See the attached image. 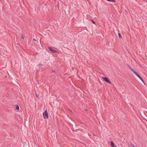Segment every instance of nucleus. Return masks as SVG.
Masks as SVG:
<instances>
[{"label": "nucleus", "instance_id": "obj_15", "mask_svg": "<svg viewBox=\"0 0 147 147\" xmlns=\"http://www.w3.org/2000/svg\"><path fill=\"white\" fill-rule=\"evenodd\" d=\"M107 1H111V0H107Z\"/></svg>", "mask_w": 147, "mask_h": 147}, {"label": "nucleus", "instance_id": "obj_11", "mask_svg": "<svg viewBox=\"0 0 147 147\" xmlns=\"http://www.w3.org/2000/svg\"><path fill=\"white\" fill-rule=\"evenodd\" d=\"M131 147H136V146H135V145L134 144H131Z\"/></svg>", "mask_w": 147, "mask_h": 147}, {"label": "nucleus", "instance_id": "obj_9", "mask_svg": "<svg viewBox=\"0 0 147 147\" xmlns=\"http://www.w3.org/2000/svg\"><path fill=\"white\" fill-rule=\"evenodd\" d=\"M91 21L92 22V23L93 24H95V23H96L93 20H92V19H91Z\"/></svg>", "mask_w": 147, "mask_h": 147}, {"label": "nucleus", "instance_id": "obj_14", "mask_svg": "<svg viewBox=\"0 0 147 147\" xmlns=\"http://www.w3.org/2000/svg\"><path fill=\"white\" fill-rule=\"evenodd\" d=\"M111 2H115V0H111Z\"/></svg>", "mask_w": 147, "mask_h": 147}, {"label": "nucleus", "instance_id": "obj_7", "mask_svg": "<svg viewBox=\"0 0 147 147\" xmlns=\"http://www.w3.org/2000/svg\"><path fill=\"white\" fill-rule=\"evenodd\" d=\"M128 67H129V68L130 69V70H131V71L132 72H133L134 70L132 69V68L130 66H129L128 65Z\"/></svg>", "mask_w": 147, "mask_h": 147}, {"label": "nucleus", "instance_id": "obj_3", "mask_svg": "<svg viewBox=\"0 0 147 147\" xmlns=\"http://www.w3.org/2000/svg\"><path fill=\"white\" fill-rule=\"evenodd\" d=\"M102 78L107 83H109L110 84L111 83V82H110L109 80L106 77H102Z\"/></svg>", "mask_w": 147, "mask_h": 147}, {"label": "nucleus", "instance_id": "obj_16", "mask_svg": "<svg viewBox=\"0 0 147 147\" xmlns=\"http://www.w3.org/2000/svg\"><path fill=\"white\" fill-rule=\"evenodd\" d=\"M36 96L37 97H38V96L37 95V94H36Z\"/></svg>", "mask_w": 147, "mask_h": 147}, {"label": "nucleus", "instance_id": "obj_6", "mask_svg": "<svg viewBox=\"0 0 147 147\" xmlns=\"http://www.w3.org/2000/svg\"><path fill=\"white\" fill-rule=\"evenodd\" d=\"M138 77L144 83V81L142 78L141 77V76H138Z\"/></svg>", "mask_w": 147, "mask_h": 147}, {"label": "nucleus", "instance_id": "obj_5", "mask_svg": "<svg viewBox=\"0 0 147 147\" xmlns=\"http://www.w3.org/2000/svg\"><path fill=\"white\" fill-rule=\"evenodd\" d=\"M111 145L112 147H114V144L112 141L111 142Z\"/></svg>", "mask_w": 147, "mask_h": 147}, {"label": "nucleus", "instance_id": "obj_17", "mask_svg": "<svg viewBox=\"0 0 147 147\" xmlns=\"http://www.w3.org/2000/svg\"><path fill=\"white\" fill-rule=\"evenodd\" d=\"M33 40L36 41V40H35V39H33Z\"/></svg>", "mask_w": 147, "mask_h": 147}, {"label": "nucleus", "instance_id": "obj_12", "mask_svg": "<svg viewBox=\"0 0 147 147\" xmlns=\"http://www.w3.org/2000/svg\"><path fill=\"white\" fill-rule=\"evenodd\" d=\"M53 72H54L55 74H56V72L55 71H54L53 70L52 71V73H53Z\"/></svg>", "mask_w": 147, "mask_h": 147}, {"label": "nucleus", "instance_id": "obj_1", "mask_svg": "<svg viewBox=\"0 0 147 147\" xmlns=\"http://www.w3.org/2000/svg\"><path fill=\"white\" fill-rule=\"evenodd\" d=\"M43 116L44 119H47L48 118V113L47 110L45 111L43 113Z\"/></svg>", "mask_w": 147, "mask_h": 147}, {"label": "nucleus", "instance_id": "obj_10", "mask_svg": "<svg viewBox=\"0 0 147 147\" xmlns=\"http://www.w3.org/2000/svg\"><path fill=\"white\" fill-rule=\"evenodd\" d=\"M118 35L119 36V38H122L121 36V35L119 33H118Z\"/></svg>", "mask_w": 147, "mask_h": 147}, {"label": "nucleus", "instance_id": "obj_2", "mask_svg": "<svg viewBox=\"0 0 147 147\" xmlns=\"http://www.w3.org/2000/svg\"><path fill=\"white\" fill-rule=\"evenodd\" d=\"M48 49L52 52L53 53H57L58 54L59 53L58 51L53 49L51 47H49Z\"/></svg>", "mask_w": 147, "mask_h": 147}, {"label": "nucleus", "instance_id": "obj_4", "mask_svg": "<svg viewBox=\"0 0 147 147\" xmlns=\"http://www.w3.org/2000/svg\"><path fill=\"white\" fill-rule=\"evenodd\" d=\"M138 77V76H140V75L138 74L136 72V71H134L133 72Z\"/></svg>", "mask_w": 147, "mask_h": 147}, {"label": "nucleus", "instance_id": "obj_13", "mask_svg": "<svg viewBox=\"0 0 147 147\" xmlns=\"http://www.w3.org/2000/svg\"><path fill=\"white\" fill-rule=\"evenodd\" d=\"M22 37H21V38L24 39V37L23 36V35L22 34Z\"/></svg>", "mask_w": 147, "mask_h": 147}, {"label": "nucleus", "instance_id": "obj_18", "mask_svg": "<svg viewBox=\"0 0 147 147\" xmlns=\"http://www.w3.org/2000/svg\"><path fill=\"white\" fill-rule=\"evenodd\" d=\"M70 111L71 113H72V111L71 110H70Z\"/></svg>", "mask_w": 147, "mask_h": 147}, {"label": "nucleus", "instance_id": "obj_8", "mask_svg": "<svg viewBox=\"0 0 147 147\" xmlns=\"http://www.w3.org/2000/svg\"><path fill=\"white\" fill-rule=\"evenodd\" d=\"M16 109L18 110H19V107L18 106V105H16Z\"/></svg>", "mask_w": 147, "mask_h": 147}]
</instances>
